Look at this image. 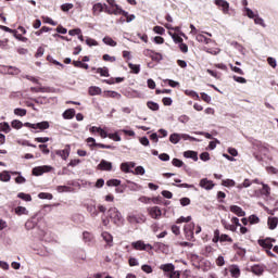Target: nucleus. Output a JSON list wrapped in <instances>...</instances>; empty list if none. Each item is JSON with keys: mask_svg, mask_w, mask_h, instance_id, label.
Returning a JSON list of instances; mask_svg holds the SVG:
<instances>
[{"mask_svg": "<svg viewBox=\"0 0 278 278\" xmlns=\"http://www.w3.org/2000/svg\"><path fill=\"white\" fill-rule=\"evenodd\" d=\"M109 216L112 223L117 227L125 225V218L123 217V214L121 213V211H118L116 207H111L109 210Z\"/></svg>", "mask_w": 278, "mask_h": 278, "instance_id": "obj_1", "label": "nucleus"}, {"mask_svg": "<svg viewBox=\"0 0 278 278\" xmlns=\"http://www.w3.org/2000/svg\"><path fill=\"white\" fill-rule=\"evenodd\" d=\"M126 220L130 225H140L147 222V217L142 213H128Z\"/></svg>", "mask_w": 278, "mask_h": 278, "instance_id": "obj_2", "label": "nucleus"}, {"mask_svg": "<svg viewBox=\"0 0 278 278\" xmlns=\"http://www.w3.org/2000/svg\"><path fill=\"white\" fill-rule=\"evenodd\" d=\"M131 247L136 250V251H151L153 250V245L152 244H149L142 240H139V241H135L131 243Z\"/></svg>", "mask_w": 278, "mask_h": 278, "instance_id": "obj_3", "label": "nucleus"}, {"mask_svg": "<svg viewBox=\"0 0 278 278\" xmlns=\"http://www.w3.org/2000/svg\"><path fill=\"white\" fill-rule=\"evenodd\" d=\"M273 242H276L275 239L266 238L258 240L260 247H263V249H266L268 255L273 256V252H270V249H273Z\"/></svg>", "mask_w": 278, "mask_h": 278, "instance_id": "obj_4", "label": "nucleus"}, {"mask_svg": "<svg viewBox=\"0 0 278 278\" xmlns=\"http://www.w3.org/2000/svg\"><path fill=\"white\" fill-rule=\"evenodd\" d=\"M51 170H53V167L49 165L37 166L33 168V175H35V177H40V175H45V173H51Z\"/></svg>", "mask_w": 278, "mask_h": 278, "instance_id": "obj_5", "label": "nucleus"}, {"mask_svg": "<svg viewBox=\"0 0 278 278\" xmlns=\"http://www.w3.org/2000/svg\"><path fill=\"white\" fill-rule=\"evenodd\" d=\"M24 126L29 127L30 129H40L41 131H45V129H49V122H41L37 124L25 123Z\"/></svg>", "mask_w": 278, "mask_h": 278, "instance_id": "obj_6", "label": "nucleus"}, {"mask_svg": "<svg viewBox=\"0 0 278 278\" xmlns=\"http://www.w3.org/2000/svg\"><path fill=\"white\" fill-rule=\"evenodd\" d=\"M148 212H149L151 218H154L155 220H157L162 217V210H160L159 206H152V207L148 208Z\"/></svg>", "mask_w": 278, "mask_h": 278, "instance_id": "obj_7", "label": "nucleus"}, {"mask_svg": "<svg viewBox=\"0 0 278 278\" xmlns=\"http://www.w3.org/2000/svg\"><path fill=\"white\" fill-rule=\"evenodd\" d=\"M214 181L207 179V178H202L200 180V188H203L204 190H213L214 189Z\"/></svg>", "mask_w": 278, "mask_h": 278, "instance_id": "obj_8", "label": "nucleus"}, {"mask_svg": "<svg viewBox=\"0 0 278 278\" xmlns=\"http://www.w3.org/2000/svg\"><path fill=\"white\" fill-rule=\"evenodd\" d=\"M215 5L222 8L224 14H229V2L226 0H215Z\"/></svg>", "mask_w": 278, "mask_h": 278, "instance_id": "obj_9", "label": "nucleus"}, {"mask_svg": "<svg viewBox=\"0 0 278 278\" xmlns=\"http://www.w3.org/2000/svg\"><path fill=\"white\" fill-rule=\"evenodd\" d=\"M105 5H108V4H103L101 2L93 4V7H92L93 16H99L101 12H103V11L105 12Z\"/></svg>", "mask_w": 278, "mask_h": 278, "instance_id": "obj_10", "label": "nucleus"}, {"mask_svg": "<svg viewBox=\"0 0 278 278\" xmlns=\"http://www.w3.org/2000/svg\"><path fill=\"white\" fill-rule=\"evenodd\" d=\"M192 229H194V224L185 226L184 231L187 240H192V238H194V231H192Z\"/></svg>", "mask_w": 278, "mask_h": 278, "instance_id": "obj_11", "label": "nucleus"}, {"mask_svg": "<svg viewBox=\"0 0 278 278\" xmlns=\"http://www.w3.org/2000/svg\"><path fill=\"white\" fill-rule=\"evenodd\" d=\"M55 153L62 157V160H68V155H71V146H66L63 150H56Z\"/></svg>", "mask_w": 278, "mask_h": 278, "instance_id": "obj_12", "label": "nucleus"}, {"mask_svg": "<svg viewBox=\"0 0 278 278\" xmlns=\"http://www.w3.org/2000/svg\"><path fill=\"white\" fill-rule=\"evenodd\" d=\"M97 168H98V170H106V172H110V170H112V162L102 160V161L100 162V164L97 166Z\"/></svg>", "mask_w": 278, "mask_h": 278, "instance_id": "obj_13", "label": "nucleus"}, {"mask_svg": "<svg viewBox=\"0 0 278 278\" xmlns=\"http://www.w3.org/2000/svg\"><path fill=\"white\" fill-rule=\"evenodd\" d=\"M121 12H123V9L117 5L112 9H108V5H105V13L106 14H114L115 16H121Z\"/></svg>", "mask_w": 278, "mask_h": 278, "instance_id": "obj_14", "label": "nucleus"}, {"mask_svg": "<svg viewBox=\"0 0 278 278\" xmlns=\"http://www.w3.org/2000/svg\"><path fill=\"white\" fill-rule=\"evenodd\" d=\"M101 237L103 238L104 242H106L108 247H112L114 237L110 232L104 231L102 232Z\"/></svg>", "mask_w": 278, "mask_h": 278, "instance_id": "obj_15", "label": "nucleus"}, {"mask_svg": "<svg viewBox=\"0 0 278 278\" xmlns=\"http://www.w3.org/2000/svg\"><path fill=\"white\" fill-rule=\"evenodd\" d=\"M184 157L193 160V162H199V154L194 151H185L184 152Z\"/></svg>", "mask_w": 278, "mask_h": 278, "instance_id": "obj_16", "label": "nucleus"}, {"mask_svg": "<svg viewBox=\"0 0 278 278\" xmlns=\"http://www.w3.org/2000/svg\"><path fill=\"white\" fill-rule=\"evenodd\" d=\"M230 212H232V214H236L237 216H245V212L242 210V207L238 206V205H231L230 206Z\"/></svg>", "mask_w": 278, "mask_h": 278, "instance_id": "obj_17", "label": "nucleus"}, {"mask_svg": "<svg viewBox=\"0 0 278 278\" xmlns=\"http://www.w3.org/2000/svg\"><path fill=\"white\" fill-rule=\"evenodd\" d=\"M229 273L231 277L238 278L240 277V267H238V265H231L229 268Z\"/></svg>", "mask_w": 278, "mask_h": 278, "instance_id": "obj_18", "label": "nucleus"}, {"mask_svg": "<svg viewBox=\"0 0 278 278\" xmlns=\"http://www.w3.org/2000/svg\"><path fill=\"white\" fill-rule=\"evenodd\" d=\"M160 269L164 273H173V270H175V265H173V263L163 264L160 266Z\"/></svg>", "mask_w": 278, "mask_h": 278, "instance_id": "obj_19", "label": "nucleus"}, {"mask_svg": "<svg viewBox=\"0 0 278 278\" xmlns=\"http://www.w3.org/2000/svg\"><path fill=\"white\" fill-rule=\"evenodd\" d=\"M267 225L269 229H277L278 218L277 217H268Z\"/></svg>", "mask_w": 278, "mask_h": 278, "instance_id": "obj_20", "label": "nucleus"}, {"mask_svg": "<svg viewBox=\"0 0 278 278\" xmlns=\"http://www.w3.org/2000/svg\"><path fill=\"white\" fill-rule=\"evenodd\" d=\"M75 117V109H68L63 113V118L66 121H71V118Z\"/></svg>", "mask_w": 278, "mask_h": 278, "instance_id": "obj_21", "label": "nucleus"}, {"mask_svg": "<svg viewBox=\"0 0 278 278\" xmlns=\"http://www.w3.org/2000/svg\"><path fill=\"white\" fill-rule=\"evenodd\" d=\"M88 92H89L90 97H97V94H101L102 90L100 87L91 86V87H89Z\"/></svg>", "mask_w": 278, "mask_h": 278, "instance_id": "obj_22", "label": "nucleus"}, {"mask_svg": "<svg viewBox=\"0 0 278 278\" xmlns=\"http://www.w3.org/2000/svg\"><path fill=\"white\" fill-rule=\"evenodd\" d=\"M12 179V176L10 175V172L3 170L0 173V181L8 182Z\"/></svg>", "mask_w": 278, "mask_h": 278, "instance_id": "obj_23", "label": "nucleus"}, {"mask_svg": "<svg viewBox=\"0 0 278 278\" xmlns=\"http://www.w3.org/2000/svg\"><path fill=\"white\" fill-rule=\"evenodd\" d=\"M252 184L253 181H251V179L245 178L242 184L237 185V188L239 190H242L243 188H251Z\"/></svg>", "mask_w": 278, "mask_h": 278, "instance_id": "obj_24", "label": "nucleus"}, {"mask_svg": "<svg viewBox=\"0 0 278 278\" xmlns=\"http://www.w3.org/2000/svg\"><path fill=\"white\" fill-rule=\"evenodd\" d=\"M195 40H197L198 42H204L205 45H210V41H211L212 39L205 37V36L202 35V34H198V35H195Z\"/></svg>", "mask_w": 278, "mask_h": 278, "instance_id": "obj_25", "label": "nucleus"}, {"mask_svg": "<svg viewBox=\"0 0 278 278\" xmlns=\"http://www.w3.org/2000/svg\"><path fill=\"white\" fill-rule=\"evenodd\" d=\"M252 273H254V275H264V266L262 265H254L252 267Z\"/></svg>", "mask_w": 278, "mask_h": 278, "instance_id": "obj_26", "label": "nucleus"}, {"mask_svg": "<svg viewBox=\"0 0 278 278\" xmlns=\"http://www.w3.org/2000/svg\"><path fill=\"white\" fill-rule=\"evenodd\" d=\"M102 41L104 42V45H108L109 47H116V41L114 39H112V37L110 36H105Z\"/></svg>", "mask_w": 278, "mask_h": 278, "instance_id": "obj_27", "label": "nucleus"}, {"mask_svg": "<svg viewBox=\"0 0 278 278\" xmlns=\"http://www.w3.org/2000/svg\"><path fill=\"white\" fill-rule=\"evenodd\" d=\"M179 140H181V135L175 132L169 136V142H172V144H177Z\"/></svg>", "mask_w": 278, "mask_h": 278, "instance_id": "obj_28", "label": "nucleus"}, {"mask_svg": "<svg viewBox=\"0 0 278 278\" xmlns=\"http://www.w3.org/2000/svg\"><path fill=\"white\" fill-rule=\"evenodd\" d=\"M222 186H224L225 188H233V186H236V180H233V179H224L222 181Z\"/></svg>", "mask_w": 278, "mask_h": 278, "instance_id": "obj_29", "label": "nucleus"}, {"mask_svg": "<svg viewBox=\"0 0 278 278\" xmlns=\"http://www.w3.org/2000/svg\"><path fill=\"white\" fill-rule=\"evenodd\" d=\"M15 213L17 214V216H23L29 214V211H27V208L25 206H17L15 208Z\"/></svg>", "mask_w": 278, "mask_h": 278, "instance_id": "obj_30", "label": "nucleus"}, {"mask_svg": "<svg viewBox=\"0 0 278 278\" xmlns=\"http://www.w3.org/2000/svg\"><path fill=\"white\" fill-rule=\"evenodd\" d=\"M0 131H3L4 134H10V124H8V122L0 123Z\"/></svg>", "mask_w": 278, "mask_h": 278, "instance_id": "obj_31", "label": "nucleus"}, {"mask_svg": "<svg viewBox=\"0 0 278 278\" xmlns=\"http://www.w3.org/2000/svg\"><path fill=\"white\" fill-rule=\"evenodd\" d=\"M97 73H99L101 77H110V72L108 67H99L97 68Z\"/></svg>", "mask_w": 278, "mask_h": 278, "instance_id": "obj_32", "label": "nucleus"}, {"mask_svg": "<svg viewBox=\"0 0 278 278\" xmlns=\"http://www.w3.org/2000/svg\"><path fill=\"white\" fill-rule=\"evenodd\" d=\"M147 106L149 108V110H152V112H157V110H160V104L155 102L149 101L147 103Z\"/></svg>", "mask_w": 278, "mask_h": 278, "instance_id": "obj_33", "label": "nucleus"}, {"mask_svg": "<svg viewBox=\"0 0 278 278\" xmlns=\"http://www.w3.org/2000/svg\"><path fill=\"white\" fill-rule=\"evenodd\" d=\"M13 175H18L16 178H15V184H25L27 180L25 179V177H23L21 175V173L18 172H13L12 173Z\"/></svg>", "mask_w": 278, "mask_h": 278, "instance_id": "obj_34", "label": "nucleus"}, {"mask_svg": "<svg viewBox=\"0 0 278 278\" xmlns=\"http://www.w3.org/2000/svg\"><path fill=\"white\" fill-rule=\"evenodd\" d=\"M121 170L123 173H134V170H131L130 167H129V162L122 163L121 164Z\"/></svg>", "mask_w": 278, "mask_h": 278, "instance_id": "obj_35", "label": "nucleus"}, {"mask_svg": "<svg viewBox=\"0 0 278 278\" xmlns=\"http://www.w3.org/2000/svg\"><path fill=\"white\" fill-rule=\"evenodd\" d=\"M94 237L92 236V233H90V232H88V231H85L84 233H83V240H84V242H92V239H93Z\"/></svg>", "mask_w": 278, "mask_h": 278, "instance_id": "obj_36", "label": "nucleus"}, {"mask_svg": "<svg viewBox=\"0 0 278 278\" xmlns=\"http://www.w3.org/2000/svg\"><path fill=\"white\" fill-rule=\"evenodd\" d=\"M222 224L224 225L225 229H228L229 231H236L238 229L236 225L227 224L225 219L222 220Z\"/></svg>", "mask_w": 278, "mask_h": 278, "instance_id": "obj_37", "label": "nucleus"}, {"mask_svg": "<svg viewBox=\"0 0 278 278\" xmlns=\"http://www.w3.org/2000/svg\"><path fill=\"white\" fill-rule=\"evenodd\" d=\"M106 186L116 188V187L121 186V180L110 179V180L106 181Z\"/></svg>", "mask_w": 278, "mask_h": 278, "instance_id": "obj_38", "label": "nucleus"}, {"mask_svg": "<svg viewBox=\"0 0 278 278\" xmlns=\"http://www.w3.org/2000/svg\"><path fill=\"white\" fill-rule=\"evenodd\" d=\"M73 64L77 68H85L86 71H88V68H89L88 64L83 63L81 61H74Z\"/></svg>", "mask_w": 278, "mask_h": 278, "instance_id": "obj_39", "label": "nucleus"}, {"mask_svg": "<svg viewBox=\"0 0 278 278\" xmlns=\"http://www.w3.org/2000/svg\"><path fill=\"white\" fill-rule=\"evenodd\" d=\"M18 199H22L23 201H31V195L29 193H23V192H20L17 194Z\"/></svg>", "mask_w": 278, "mask_h": 278, "instance_id": "obj_40", "label": "nucleus"}, {"mask_svg": "<svg viewBox=\"0 0 278 278\" xmlns=\"http://www.w3.org/2000/svg\"><path fill=\"white\" fill-rule=\"evenodd\" d=\"M261 186H263L262 193L268 197L270 194V187L264 182H261Z\"/></svg>", "mask_w": 278, "mask_h": 278, "instance_id": "obj_41", "label": "nucleus"}, {"mask_svg": "<svg viewBox=\"0 0 278 278\" xmlns=\"http://www.w3.org/2000/svg\"><path fill=\"white\" fill-rule=\"evenodd\" d=\"M190 220H192V216H187V217H179L176 223L177 225H181V223H190Z\"/></svg>", "mask_w": 278, "mask_h": 278, "instance_id": "obj_42", "label": "nucleus"}, {"mask_svg": "<svg viewBox=\"0 0 278 278\" xmlns=\"http://www.w3.org/2000/svg\"><path fill=\"white\" fill-rule=\"evenodd\" d=\"M128 66H129L130 71H132V73H135V75H138V73H140V65L129 63Z\"/></svg>", "mask_w": 278, "mask_h": 278, "instance_id": "obj_43", "label": "nucleus"}, {"mask_svg": "<svg viewBox=\"0 0 278 278\" xmlns=\"http://www.w3.org/2000/svg\"><path fill=\"white\" fill-rule=\"evenodd\" d=\"M172 164L176 168H181V166H184V161H181L179 159H173Z\"/></svg>", "mask_w": 278, "mask_h": 278, "instance_id": "obj_44", "label": "nucleus"}, {"mask_svg": "<svg viewBox=\"0 0 278 278\" xmlns=\"http://www.w3.org/2000/svg\"><path fill=\"white\" fill-rule=\"evenodd\" d=\"M169 36H172L174 42H176V43H182L184 42V39L179 35L169 33Z\"/></svg>", "mask_w": 278, "mask_h": 278, "instance_id": "obj_45", "label": "nucleus"}, {"mask_svg": "<svg viewBox=\"0 0 278 278\" xmlns=\"http://www.w3.org/2000/svg\"><path fill=\"white\" fill-rule=\"evenodd\" d=\"M11 126L13 129H21L23 127V122L15 119L11 123Z\"/></svg>", "mask_w": 278, "mask_h": 278, "instance_id": "obj_46", "label": "nucleus"}, {"mask_svg": "<svg viewBox=\"0 0 278 278\" xmlns=\"http://www.w3.org/2000/svg\"><path fill=\"white\" fill-rule=\"evenodd\" d=\"M38 197L39 199H48V201H51V199H53V194L47 192H40Z\"/></svg>", "mask_w": 278, "mask_h": 278, "instance_id": "obj_47", "label": "nucleus"}, {"mask_svg": "<svg viewBox=\"0 0 278 278\" xmlns=\"http://www.w3.org/2000/svg\"><path fill=\"white\" fill-rule=\"evenodd\" d=\"M245 10V14L249 18H255L257 16V14H255V12H253V10L249 9V8H244Z\"/></svg>", "mask_w": 278, "mask_h": 278, "instance_id": "obj_48", "label": "nucleus"}, {"mask_svg": "<svg viewBox=\"0 0 278 278\" xmlns=\"http://www.w3.org/2000/svg\"><path fill=\"white\" fill-rule=\"evenodd\" d=\"M213 242L216 244L217 242H220V230L216 229L214 231Z\"/></svg>", "mask_w": 278, "mask_h": 278, "instance_id": "obj_49", "label": "nucleus"}, {"mask_svg": "<svg viewBox=\"0 0 278 278\" xmlns=\"http://www.w3.org/2000/svg\"><path fill=\"white\" fill-rule=\"evenodd\" d=\"M249 223L251 225H257V223H260V217H257V215H251L249 217Z\"/></svg>", "mask_w": 278, "mask_h": 278, "instance_id": "obj_50", "label": "nucleus"}, {"mask_svg": "<svg viewBox=\"0 0 278 278\" xmlns=\"http://www.w3.org/2000/svg\"><path fill=\"white\" fill-rule=\"evenodd\" d=\"M254 23H255V25H261V27H266L264 20L257 15L254 17Z\"/></svg>", "mask_w": 278, "mask_h": 278, "instance_id": "obj_51", "label": "nucleus"}, {"mask_svg": "<svg viewBox=\"0 0 278 278\" xmlns=\"http://www.w3.org/2000/svg\"><path fill=\"white\" fill-rule=\"evenodd\" d=\"M14 114L16 116H25L27 114V110H25V109H15Z\"/></svg>", "mask_w": 278, "mask_h": 278, "instance_id": "obj_52", "label": "nucleus"}, {"mask_svg": "<svg viewBox=\"0 0 278 278\" xmlns=\"http://www.w3.org/2000/svg\"><path fill=\"white\" fill-rule=\"evenodd\" d=\"M86 142H87L88 147H97V144H99V143H97V140L92 137L87 138Z\"/></svg>", "mask_w": 278, "mask_h": 278, "instance_id": "obj_53", "label": "nucleus"}, {"mask_svg": "<svg viewBox=\"0 0 278 278\" xmlns=\"http://www.w3.org/2000/svg\"><path fill=\"white\" fill-rule=\"evenodd\" d=\"M153 31H154L155 34H159L160 36H164V31H166V30H165L164 27H162V26H155V27L153 28Z\"/></svg>", "mask_w": 278, "mask_h": 278, "instance_id": "obj_54", "label": "nucleus"}, {"mask_svg": "<svg viewBox=\"0 0 278 278\" xmlns=\"http://www.w3.org/2000/svg\"><path fill=\"white\" fill-rule=\"evenodd\" d=\"M141 270H143V273H147V275H151V273H153V268L150 265H142Z\"/></svg>", "mask_w": 278, "mask_h": 278, "instance_id": "obj_55", "label": "nucleus"}, {"mask_svg": "<svg viewBox=\"0 0 278 278\" xmlns=\"http://www.w3.org/2000/svg\"><path fill=\"white\" fill-rule=\"evenodd\" d=\"M229 66L233 73H238V75H244V71H242V68L233 66V64H230Z\"/></svg>", "mask_w": 278, "mask_h": 278, "instance_id": "obj_56", "label": "nucleus"}, {"mask_svg": "<svg viewBox=\"0 0 278 278\" xmlns=\"http://www.w3.org/2000/svg\"><path fill=\"white\" fill-rule=\"evenodd\" d=\"M185 93H186L188 97H192V99H199V93H197V91L186 90Z\"/></svg>", "mask_w": 278, "mask_h": 278, "instance_id": "obj_57", "label": "nucleus"}, {"mask_svg": "<svg viewBox=\"0 0 278 278\" xmlns=\"http://www.w3.org/2000/svg\"><path fill=\"white\" fill-rule=\"evenodd\" d=\"M146 170H144V167L142 166H137L135 168V172H134V175H144Z\"/></svg>", "mask_w": 278, "mask_h": 278, "instance_id": "obj_58", "label": "nucleus"}, {"mask_svg": "<svg viewBox=\"0 0 278 278\" xmlns=\"http://www.w3.org/2000/svg\"><path fill=\"white\" fill-rule=\"evenodd\" d=\"M233 81H237V84H247V78L240 77V76H233Z\"/></svg>", "mask_w": 278, "mask_h": 278, "instance_id": "obj_59", "label": "nucleus"}, {"mask_svg": "<svg viewBox=\"0 0 278 278\" xmlns=\"http://www.w3.org/2000/svg\"><path fill=\"white\" fill-rule=\"evenodd\" d=\"M61 10L63 12H68V10H73V3H65L61 5Z\"/></svg>", "mask_w": 278, "mask_h": 278, "instance_id": "obj_60", "label": "nucleus"}, {"mask_svg": "<svg viewBox=\"0 0 278 278\" xmlns=\"http://www.w3.org/2000/svg\"><path fill=\"white\" fill-rule=\"evenodd\" d=\"M109 138H110L111 140H114V142H121V137H119L116 132H114V134H109Z\"/></svg>", "mask_w": 278, "mask_h": 278, "instance_id": "obj_61", "label": "nucleus"}, {"mask_svg": "<svg viewBox=\"0 0 278 278\" xmlns=\"http://www.w3.org/2000/svg\"><path fill=\"white\" fill-rule=\"evenodd\" d=\"M220 242H233V239L228 235H220Z\"/></svg>", "mask_w": 278, "mask_h": 278, "instance_id": "obj_62", "label": "nucleus"}, {"mask_svg": "<svg viewBox=\"0 0 278 278\" xmlns=\"http://www.w3.org/2000/svg\"><path fill=\"white\" fill-rule=\"evenodd\" d=\"M58 192H71V187L59 186L56 187Z\"/></svg>", "mask_w": 278, "mask_h": 278, "instance_id": "obj_63", "label": "nucleus"}, {"mask_svg": "<svg viewBox=\"0 0 278 278\" xmlns=\"http://www.w3.org/2000/svg\"><path fill=\"white\" fill-rule=\"evenodd\" d=\"M34 227H36V223H34L33 220H27L25 223V229L29 230V229H34Z\"/></svg>", "mask_w": 278, "mask_h": 278, "instance_id": "obj_64", "label": "nucleus"}]
</instances>
